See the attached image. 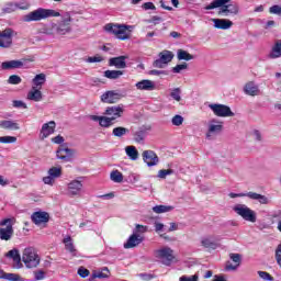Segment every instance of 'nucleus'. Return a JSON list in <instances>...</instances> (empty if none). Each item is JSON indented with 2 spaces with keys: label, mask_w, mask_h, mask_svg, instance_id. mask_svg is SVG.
Wrapping results in <instances>:
<instances>
[{
  "label": "nucleus",
  "mask_w": 281,
  "mask_h": 281,
  "mask_svg": "<svg viewBox=\"0 0 281 281\" xmlns=\"http://www.w3.org/2000/svg\"><path fill=\"white\" fill-rule=\"evenodd\" d=\"M74 156V150L66 148V147H60L57 150V159H61L63 161H69V159Z\"/></svg>",
  "instance_id": "30"
},
{
  "label": "nucleus",
  "mask_w": 281,
  "mask_h": 281,
  "mask_svg": "<svg viewBox=\"0 0 281 281\" xmlns=\"http://www.w3.org/2000/svg\"><path fill=\"white\" fill-rule=\"evenodd\" d=\"M137 91H155L157 85L150 79H143L135 83Z\"/></svg>",
  "instance_id": "23"
},
{
  "label": "nucleus",
  "mask_w": 281,
  "mask_h": 281,
  "mask_svg": "<svg viewBox=\"0 0 281 281\" xmlns=\"http://www.w3.org/2000/svg\"><path fill=\"white\" fill-rule=\"evenodd\" d=\"M105 120H108V128L113 126L116 120L124 115V104L108 106L104 111Z\"/></svg>",
  "instance_id": "8"
},
{
  "label": "nucleus",
  "mask_w": 281,
  "mask_h": 281,
  "mask_svg": "<svg viewBox=\"0 0 281 281\" xmlns=\"http://www.w3.org/2000/svg\"><path fill=\"white\" fill-rule=\"evenodd\" d=\"M211 21L215 30H231V27L234 25V22L227 19H212Z\"/></svg>",
  "instance_id": "25"
},
{
  "label": "nucleus",
  "mask_w": 281,
  "mask_h": 281,
  "mask_svg": "<svg viewBox=\"0 0 281 281\" xmlns=\"http://www.w3.org/2000/svg\"><path fill=\"white\" fill-rule=\"evenodd\" d=\"M233 211L235 214H237V216H240L248 223H256L258 221V214H256V211L251 210L246 204H235L233 206Z\"/></svg>",
  "instance_id": "6"
},
{
  "label": "nucleus",
  "mask_w": 281,
  "mask_h": 281,
  "mask_svg": "<svg viewBox=\"0 0 281 281\" xmlns=\"http://www.w3.org/2000/svg\"><path fill=\"white\" fill-rule=\"evenodd\" d=\"M232 0H213L209 5L205 7V10H215L220 8V16H237L240 12L238 4H227Z\"/></svg>",
  "instance_id": "3"
},
{
  "label": "nucleus",
  "mask_w": 281,
  "mask_h": 281,
  "mask_svg": "<svg viewBox=\"0 0 281 281\" xmlns=\"http://www.w3.org/2000/svg\"><path fill=\"white\" fill-rule=\"evenodd\" d=\"M89 120L92 122H98L99 126H102V128H109V119H106V116L90 115Z\"/></svg>",
  "instance_id": "39"
},
{
  "label": "nucleus",
  "mask_w": 281,
  "mask_h": 281,
  "mask_svg": "<svg viewBox=\"0 0 281 281\" xmlns=\"http://www.w3.org/2000/svg\"><path fill=\"white\" fill-rule=\"evenodd\" d=\"M257 273H258L259 278H261V280L273 281V277H271L269 274V272H267V271H258Z\"/></svg>",
  "instance_id": "54"
},
{
  "label": "nucleus",
  "mask_w": 281,
  "mask_h": 281,
  "mask_svg": "<svg viewBox=\"0 0 281 281\" xmlns=\"http://www.w3.org/2000/svg\"><path fill=\"white\" fill-rule=\"evenodd\" d=\"M172 58H175V54L170 50H162L159 53V58L154 61V67L157 69H164L168 63H172Z\"/></svg>",
  "instance_id": "14"
},
{
  "label": "nucleus",
  "mask_w": 281,
  "mask_h": 281,
  "mask_svg": "<svg viewBox=\"0 0 281 281\" xmlns=\"http://www.w3.org/2000/svg\"><path fill=\"white\" fill-rule=\"evenodd\" d=\"M179 281H199V276L194 274L191 277L182 276L180 277Z\"/></svg>",
  "instance_id": "60"
},
{
  "label": "nucleus",
  "mask_w": 281,
  "mask_h": 281,
  "mask_svg": "<svg viewBox=\"0 0 281 281\" xmlns=\"http://www.w3.org/2000/svg\"><path fill=\"white\" fill-rule=\"evenodd\" d=\"M12 36H14V31L12 29H5L0 33V47L8 49L12 47Z\"/></svg>",
  "instance_id": "17"
},
{
  "label": "nucleus",
  "mask_w": 281,
  "mask_h": 281,
  "mask_svg": "<svg viewBox=\"0 0 281 281\" xmlns=\"http://www.w3.org/2000/svg\"><path fill=\"white\" fill-rule=\"evenodd\" d=\"M47 82V76L45 74H38L32 79V89H43V85Z\"/></svg>",
  "instance_id": "28"
},
{
  "label": "nucleus",
  "mask_w": 281,
  "mask_h": 281,
  "mask_svg": "<svg viewBox=\"0 0 281 281\" xmlns=\"http://www.w3.org/2000/svg\"><path fill=\"white\" fill-rule=\"evenodd\" d=\"M135 30L134 25L108 23L104 25V31L108 34H113L119 41H131V36Z\"/></svg>",
  "instance_id": "2"
},
{
  "label": "nucleus",
  "mask_w": 281,
  "mask_h": 281,
  "mask_svg": "<svg viewBox=\"0 0 281 281\" xmlns=\"http://www.w3.org/2000/svg\"><path fill=\"white\" fill-rule=\"evenodd\" d=\"M74 19L71 18V13L66 12L60 21L50 22L49 24L44 25L42 29V34L45 36H50V38H58V36H67V34H71V22Z\"/></svg>",
  "instance_id": "1"
},
{
  "label": "nucleus",
  "mask_w": 281,
  "mask_h": 281,
  "mask_svg": "<svg viewBox=\"0 0 281 281\" xmlns=\"http://www.w3.org/2000/svg\"><path fill=\"white\" fill-rule=\"evenodd\" d=\"M145 140H146V131L140 130L134 133V142H136V144H144Z\"/></svg>",
  "instance_id": "43"
},
{
  "label": "nucleus",
  "mask_w": 281,
  "mask_h": 281,
  "mask_svg": "<svg viewBox=\"0 0 281 281\" xmlns=\"http://www.w3.org/2000/svg\"><path fill=\"white\" fill-rule=\"evenodd\" d=\"M78 276H80V278H89V270H87V268H79L78 269Z\"/></svg>",
  "instance_id": "61"
},
{
  "label": "nucleus",
  "mask_w": 281,
  "mask_h": 281,
  "mask_svg": "<svg viewBox=\"0 0 281 281\" xmlns=\"http://www.w3.org/2000/svg\"><path fill=\"white\" fill-rule=\"evenodd\" d=\"M170 97L172 98V100H176V102H181V89L176 88L171 90Z\"/></svg>",
  "instance_id": "47"
},
{
  "label": "nucleus",
  "mask_w": 281,
  "mask_h": 281,
  "mask_svg": "<svg viewBox=\"0 0 281 281\" xmlns=\"http://www.w3.org/2000/svg\"><path fill=\"white\" fill-rule=\"evenodd\" d=\"M144 243V236H137L135 233L127 238L126 243L123 244L124 249H133Z\"/></svg>",
  "instance_id": "22"
},
{
  "label": "nucleus",
  "mask_w": 281,
  "mask_h": 281,
  "mask_svg": "<svg viewBox=\"0 0 281 281\" xmlns=\"http://www.w3.org/2000/svg\"><path fill=\"white\" fill-rule=\"evenodd\" d=\"M10 220H4L1 222V225L4 227L0 228V239L1 240H11L14 235V228L11 226Z\"/></svg>",
  "instance_id": "19"
},
{
  "label": "nucleus",
  "mask_w": 281,
  "mask_h": 281,
  "mask_svg": "<svg viewBox=\"0 0 281 281\" xmlns=\"http://www.w3.org/2000/svg\"><path fill=\"white\" fill-rule=\"evenodd\" d=\"M55 131H56V122L49 121L47 123H44L40 131V139L42 142L44 139H47V137H49L50 135H54Z\"/></svg>",
  "instance_id": "20"
},
{
  "label": "nucleus",
  "mask_w": 281,
  "mask_h": 281,
  "mask_svg": "<svg viewBox=\"0 0 281 281\" xmlns=\"http://www.w3.org/2000/svg\"><path fill=\"white\" fill-rule=\"evenodd\" d=\"M124 76V71L122 70H105L104 71V78H108L109 80H117L119 78H122Z\"/></svg>",
  "instance_id": "36"
},
{
  "label": "nucleus",
  "mask_w": 281,
  "mask_h": 281,
  "mask_svg": "<svg viewBox=\"0 0 281 281\" xmlns=\"http://www.w3.org/2000/svg\"><path fill=\"white\" fill-rule=\"evenodd\" d=\"M155 258L160 260L166 267H170L175 262V250L170 247H162L154 251Z\"/></svg>",
  "instance_id": "9"
},
{
  "label": "nucleus",
  "mask_w": 281,
  "mask_h": 281,
  "mask_svg": "<svg viewBox=\"0 0 281 281\" xmlns=\"http://www.w3.org/2000/svg\"><path fill=\"white\" fill-rule=\"evenodd\" d=\"M0 144H16L15 136H0Z\"/></svg>",
  "instance_id": "46"
},
{
  "label": "nucleus",
  "mask_w": 281,
  "mask_h": 281,
  "mask_svg": "<svg viewBox=\"0 0 281 281\" xmlns=\"http://www.w3.org/2000/svg\"><path fill=\"white\" fill-rule=\"evenodd\" d=\"M125 155L131 161H137L139 159V151L137 150V147L133 145L125 147Z\"/></svg>",
  "instance_id": "34"
},
{
  "label": "nucleus",
  "mask_w": 281,
  "mask_h": 281,
  "mask_svg": "<svg viewBox=\"0 0 281 281\" xmlns=\"http://www.w3.org/2000/svg\"><path fill=\"white\" fill-rule=\"evenodd\" d=\"M4 280L9 281H21V277L16 273H7Z\"/></svg>",
  "instance_id": "55"
},
{
  "label": "nucleus",
  "mask_w": 281,
  "mask_h": 281,
  "mask_svg": "<svg viewBox=\"0 0 281 281\" xmlns=\"http://www.w3.org/2000/svg\"><path fill=\"white\" fill-rule=\"evenodd\" d=\"M23 67L22 60H8L1 64V69L8 71L10 69H21Z\"/></svg>",
  "instance_id": "31"
},
{
  "label": "nucleus",
  "mask_w": 281,
  "mask_h": 281,
  "mask_svg": "<svg viewBox=\"0 0 281 281\" xmlns=\"http://www.w3.org/2000/svg\"><path fill=\"white\" fill-rule=\"evenodd\" d=\"M124 98V94L117 90H109L105 91L101 95V102L104 104H116V102H120Z\"/></svg>",
  "instance_id": "12"
},
{
  "label": "nucleus",
  "mask_w": 281,
  "mask_h": 281,
  "mask_svg": "<svg viewBox=\"0 0 281 281\" xmlns=\"http://www.w3.org/2000/svg\"><path fill=\"white\" fill-rule=\"evenodd\" d=\"M60 177H63V169L60 167H53L48 169L47 176L43 178V183L45 186H54L56 179H60Z\"/></svg>",
  "instance_id": "13"
},
{
  "label": "nucleus",
  "mask_w": 281,
  "mask_h": 281,
  "mask_svg": "<svg viewBox=\"0 0 281 281\" xmlns=\"http://www.w3.org/2000/svg\"><path fill=\"white\" fill-rule=\"evenodd\" d=\"M244 93L251 98H256V95H260V87H258L256 81H248L244 86Z\"/></svg>",
  "instance_id": "24"
},
{
  "label": "nucleus",
  "mask_w": 281,
  "mask_h": 281,
  "mask_svg": "<svg viewBox=\"0 0 281 281\" xmlns=\"http://www.w3.org/2000/svg\"><path fill=\"white\" fill-rule=\"evenodd\" d=\"M177 58H178V60H186L188 63L190 60H194V55L188 53V50L178 49Z\"/></svg>",
  "instance_id": "37"
},
{
  "label": "nucleus",
  "mask_w": 281,
  "mask_h": 281,
  "mask_svg": "<svg viewBox=\"0 0 281 281\" xmlns=\"http://www.w3.org/2000/svg\"><path fill=\"white\" fill-rule=\"evenodd\" d=\"M126 58L127 56L112 57L109 59V66L115 67L116 69H126Z\"/></svg>",
  "instance_id": "26"
},
{
  "label": "nucleus",
  "mask_w": 281,
  "mask_h": 281,
  "mask_svg": "<svg viewBox=\"0 0 281 281\" xmlns=\"http://www.w3.org/2000/svg\"><path fill=\"white\" fill-rule=\"evenodd\" d=\"M269 58H281V40H278L272 46Z\"/></svg>",
  "instance_id": "35"
},
{
  "label": "nucleus",
  "mask_w": 281,
  "mask_h": 281,
  "mask_svg": "<svg viewBox=\"0 0 281 281\" xmlns=\"http://www.w3.org/2000/svg\"><path fill=\"white\" fill-rule=\"evenodd\" d=\"M0 128H4V131H19L21 126L16 123V121L4 120L0 121Z\"/></svg>",
  "instance_id": "32"
},
{
  "label": "nucleus",
  "mask_w": 281,
  "mask_h": 281,
  "mask_svg": "<svg viewBox=\"0 0 281 281\" xmlns=\"http://www.w3.org/2000/svg\"><path fill=\"white\" fill-rule=\"evenodd\" d=\"M4 256L5 258H9L10 260L13 261L14 269H23V263L21 262V252L18 248L9 250Z\"/></svg>",
  "instance_id": "21"
},
{
  "label": "nucleus",
  "mask_w": 281,
  "mask_h": 281,
  "mask_svg": "<svg viewBox=\"0 0 281 281\" xmlns=\"http://www.w3.org/2000/svg\"><path fill=\"white\" fill-rule=\"evenodd\" d=\"M93 278L104 279L109 278V268H103L101 272H94Z\"/></svg>",
  "instance_id": "49"
},
{
  "label": "nucleus",
  "mask_w": 281,
  "mask_h": 281,
  "mask_svg": "<svg viewBox=\"0 0 281 281\" xmlns=\"http://www.w3.org/2000/svg\"><path fill=\"white\" fill-rule=\"evenodd\" d=\"M64 245L66 251H69L72 256H76V247L74 246V240L70 236H67L64 238Z\"/></svg>",
  "instance_id": "38"
},
{
  "label": "nucleus",
  "mask_w": 281,
  "mask_h": 281,
  "mask_svg": "<svg viewBox=\"0 0 281 281\" xmlns=\"http://www.w3.org/2000/svg\"><path fill=\"white\" fill-rule=\"evenodd\" d=\"M161 21H164V19H161V16L154 15V16H151L150 20H147V23H154V25H159V23H161Z\"/></svg>",
  "instance_id": "58"
},
{
  "label": "nucleus",
  "mask_w": 281,
  "mask_h": 281,
  "mask_svg": "<svg viewBox=\"0 0 281 281\" xmlns=\"http://www.w3.org/2000/svg\"><path fill=\"white\" fill-rule=\"evenodd\" d=\"M142 158L147 168H155V166H159V156L153 149L144 150L142 153Z\"/></svg>",
  "instance_id": "11"
},
{
  "label": "nucleus",
  "mask_w": 281,
  "mask_h": 281,
  "mask_svg": "<svg viewBox=\"0 0 281 281\" xmlns=\"http://www.w3.org/2000/svg\"><path fill=\"white\" fill-rule=\"evenodd\" d=\"M9 85H21L22 79L19 77V75H12L8 79Z\"/></svg>",
  "instance_id": "53"
},
{
  "label": "nucleus",
  "mask_w": 281,
  "mask_h": 281,
  "mask_svg": "<svg viewBox=\"0 0 281 281\" xmlns=\"http://www.w3.org/2000/svg\"><path fill=\"white\" fill-rule=\"evenodd\" d=\"M26 100H31L32 102H41V100H43V92H41V90L37 88H31L26 94Z\"/></svg>",
  "instance_id": "29"
},
{
  "label": "nucleus",
  "mask_w": 281,
  "mask_h": 281,
  "mask_svg": "<svg viewBox=\"0 0 281 281\" xmlns=\"http://www.w3.org/2000/svg\"><path fill=\"white\" fill-rule=\"evenodd\" d=\"M110 179L113 183H122V181H124V175H122L120 170L115 169L111 171Z\"/></svg>",
  "instance_id": "40"
},
{
  "label": "nucleus",
  "mask_w": 281,
  "mask_h": 281,
  "mask_svg": "<svg viewBox=\"0 0 281 281\" xmlns=\"http://www.w3.org/2000/svg\"><path fill=\"white\" fill-rule=\"evenodd\" d=\"M270 14H281V7L280 5H272L270 8Z\"/></svg>",
  "instance_id": "63"
},
{
  "label": "nucleus",
  "mask_w": 281,
  "mask_h": 281,
  "mask_svg": "<svg viewBox=\"0 0 281 281\" xmlns=\"http://www.w3.org/2000/svg\"><path fill=\"white\" fill-rule=\"evenodd\" d=\"M83 191H85V182L82 180V177L72 179L67 183L66 194L70 199H74L75 196H82Z\"/></svg>",
  "instance_id": "7"
},
{
  "label": "nucleus",
  "mask_w": 281,
  "mask_h": 281,
  "mask_svg": "<svg viewBox=\"0 0 281 281\" xmlns=\"http://www.w3.org/2000/svg\"><path fill=\"white\" fill-rule=\"evenodd\" d=\"M22 262L26 269H36L41 265V256L34 247H26L22 251Z\"/></svg>",
  "instance_id": "5"
},
{
  "label": "nucleus",
  "mask_w": 281,
  "mask_h": 281,
  "mask_svg": "<svg viewBox=\"0 0 281 281\" xmlns=\"http://www.w3.org/2000/svg\"><path fill=\"white\" fill-rule=\"evenodd\" d=\"M184 69H188V65L186 63L178 64L172 68L173 74H181L184 71Z\"/></svg>",
  "instance_id": "51"
},
{
  "label": "nucleus",
  "mask_w": 281,
  "mask_h": 281,
  "mask_svg": "<svg viewBox=\"0 0 281 281\" xmlns=\"http://www.w3.org/2000/svg\"><path fill=\"white\" fill-rule=\"evenodd\" d=\"M142 8L143 10H156L155 3L153 2H145Z\"/></svg>",
  "instance_id": "62"
},
{
  "label": "nucleus",
  "mask_w": 281,
  "mask_h": 281,
  "mask_svg": "<svg viewBox=\"0 0 281 281\" xmlns=\"http://www.w3.org/2000/svg\"><path fill=\"white\" fill-rule=\"evenodd\" d=\"M102 60H104V57H102L100 55H97V56H93V57H88L86 59V63H102Z\"/></svg>",
  "instance_id": "56"
},
{
  "label": "nucleus",
  "mask_w": 281,
  "mask_h": 281,
  "mask_svg": "<svg viewBox=\"0 0 281 281\" xmlns=\"http://www.w3.org/2000/svg\"><path fill=\"white\" fill-rule=\"evenodd\" d=\"M52 142H53V144H63V142H65V138L60 135H57L52 138Z\"/></svg>",
  "instance_id": "64"
},
{
  "label": "nucleus",
  "mask_w": 281,
  "mask_h": 281,
  "mask_svg": "<svg viewBox=\"0 0 281 281\" xmlns=\"http://www.w3.org/2000/svg\"><path fill=\"white\" fill-rule=\"evenodd\" d=\"M34 279H35V281L45 280V271H43V270L35 271Z\"/></svg>",
  "instance_id": "59"
},
{
  "label": "nucleus",
  "mask_w": 281,
  "mask_h": 281,
  "mask_svg": "<svg viewBox=\"0 0 281 281\" xmlns=\"http://www.w3.org/2000/svg\"><path fill=\"white\" fill-rule=\"evenodd\" d=\"M252 137L255 142H262V132H260V130H254Z\"/></svg>",
  "instance_id": "57"
},
{
  "label": "nucleus",
  "mask_w": 281,
  "mask_h": 281,
  "mask_svg": "<svg viewBox=\"0 0 281 281\" xmlns=\"http://www.w3.org/2000/svg\"><path fill=\"white\" fill-rule=\"evenodd\" d=\"M130 133L131 131L128 128L122 126L114 127L112 131L114 137H124V135H128Z\"/></svg>",
  "instance_id": "42"
},
{
  "label": "nucleus",
  "mask_w": 281,
  "mask_h": 281,
  "mask_svg": "<svg viewBox=\"0 0 281 281\" xmlns=\"http://www.w3.org/2000/svg\"><path fill=\"white\" fill-rule=\"evenodd\" d=\"M175 210V206L170 205H156L153 207V212L155 214H166V212H172Z\"/></svg>",
  "instance_id": "41"
},
{
  "label": "nucleus",
  "mask_w": 281,
  "mask_h": 281,
  "mask_svg": "<svg viewBox=\"0 0 281 281\" xmlns=\"http://www.w3.org/2000/svg\"><path fill=\"white\" fill-rule=\"evenodd\" d=\"M218 133H223V122L216 119L209 121L206 139H212V137L218 135Z\"/></svg>",
  "instance_id": "15"
},
{
  "label": "nucleus",
  "mask_w": 281,
  "mask_h": 281,
  "mask_svg": "<svg viewBox=\"0 0 281 281\" xmlns=\"http://www.w3.org/2000/svg\"><path fill=\"white\" fill-rule=\"evenodd\" d=\"M247 196L252 201H258L261 205H269V203H271V200L267 195H262L260 193L248 192Z\"/></svg>",
  "instance_id": "27"
},
{
  "label": "nucleus",
  "mask_w": 281,
  "mask_h": 281,
  "mask_svg": "<svg viewBox=\"0 0 281 281\" xmlns=\"http://www.w3.org/2000/svg\"><path fill=\"white\" fill-rule=\"evenodd\" d=\"M60 11L54 9L38 8L23 16L24 23L45 21V19H58Z\"/></svg>",
  "instance_id": "4"
},
{
  "label": "nucleus",
  "mask_w": 281,
  "mask_h": 281,
  "mask_svg": "<svg viewBox=\"0 0 281 281\" xmlns=\"http://www.w3.org/2000/svg\"><path fill=\"white\" fill-rule=\"evenodd\" d=\"M170 175H175V170L172 169H161L158 171L157 178L158 179H166V177H169Z\"/></svg>",
  "instance_id": "45"
},
{
  "label": "nucleus",
  "mask_w": 281,
  "mask_h": 281,
  "mask_svg": "<svg viewBox=\"0 0 281 281\" xmlns=\"http://www.w3.org/2000/svg\"><path fill=\"white\" fill-rule=\"evenodd\" d=\"M229 258L232 261L226 262L225 270L226 271H236L238 269V267H240V263L243 262V255L236 254V252H231Z\"/></svg>",
  "instance_id": "18"
},
{
  "label": "nucleus",
  "mask_w": 281,
  "mask_h": 281,
  "mask_svg": "<svg viewBox=\"0 0 281 281\" xmlns=\"http://www.w3.org/2000/svg\"><path fill=\"white\" fill-rule=\"evenodd\" d=\"M207 109H210L216 117H234L235 115L232 108L226 104L207 103Z\"/></svg>",
  "instance_id": "10"
},
{
  "label": "nucleus",
  "mask_w": 281,
  "mask_h": 281,
  "mask_svg": "<svg viewBox=\"0 0 281 281\" xmlns=\"http://www.w3.org/2000/svg\"><path fill=\"white\" fill-rule=\"evenodd\" d=\"M15 7L18 10H30V2L27 0H20L15 2Z\"/></svg>",
  "instance_id": "48"
},
{
  "label": "nucleus",
  "mask_w": 281,
  "mask_h": 281,
  "mask_svg": "<svg viewBox=\"0 0 281 281\" xmlns=\"http://www.w3.org/2000/svg\"><path fill=\"white\" fill-rule=\"evenodd\" d=\"M16 2H11L7 4V7L3 9V12L7 14H11V12H16Z\"/></svg>",
  "instance_id": "52"
},
{
  "label": "nucleus",
  "mask_w": 281,
  "mask_h": 281,
  "mask_svg": "<svg viewBox=\"0 0 281 281\" xmlns=\"http://www.w3.org/2000/svg\"><path fill=\"white\" fill-rule=\"evenodd\" d=\"M171 124L173 126H181L183 124V116L176 114L172 119H171Z\"/></svg>",
  "instance_id": "50"
},
{
  "label": "nucleus",
  "mask_w": 281,
  "mask_h": 281,
  "mask_svg": "<svg viewBox=\"0 0 281 281\" xmlns=\"http://www.w3.org/2000/svg\"><path fill=\"white\" fill-rule=\"evenodd\" d=\"M148 232V226H144L142 224H136L135 228L133 229V234L136 236H144Z\"/></svg>",
  "instance_id": "44"
},
{
  "label": "nucleus",
  "mask_w": 281,
  "mask_h": 281,
  "mask_svg": "<svg viewBox=\"0 0 281 281\" xmlns=\"http://www.w3.org/2000/svg\"><path fill=\"white\" fill-rule=\"evenodd\" d=\"M31 221L38 227H41V225H47V223H49V213L45 211H36L31 215Z\"/></svg>",
  "instance_id": "16"
},
{
  "label": "nucleus",
  "mask_w": 281,
  "mask_h": 281,
  "mask_svg": "<svg viewBox=\"0 0 281 281\" xmlns=\"http://www.w3.org/2000/svg\"><path fill=\"white\" fill-rule=\"evenodd\" d=\"M200 245L201 247H204V249H216V243L212 236L201 237Z\"/></svg>",
  "instance_id": "33"
}]
</instances>
